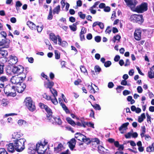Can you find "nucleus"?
Segmentation results:
<instances>
[{"instance_id":"nucleus-1","label":"nucleus","mask_w":154,"mask_h":154,"mask_svg":"<svg viewBox=\"0 0 154 154\" xmlns=\"http://www.w3.org/2000/svg\"><path fill=\"white\" fill-rule=\"evenodd\" d=\"M39 106L42 109H44L47 113V119L49 122L53 123L54 121L57 124L60 125L62 124V121L60 117L58 116H52L51 115L52 113L51 109L47 106L42 103L39 104Z\"/></svg>"},{"instance_id":"nucleus-2","label":"nucleus","mask_w":154,"mask_h":154,"mask_svg":"<svg viewBox=\"0 0 154 154\" xmlns=\"http://www.w3.org/2000/svg\"><path fill=\"white\" fill-rule=\"evenodd\" d=\"M26 140L24 138L16 140L14 141L15 149L18 152L22 151L25 149L24 143Z\"/></svg>"},{"instance_id":"nucleus-3","label":"nucleus","mask_w":154,"mask_h":154,"mask_svg":"<svg viewBox=\"0 0 154 154\" xmlns=\"http://www.w3.org/2000/svg\"><path fill=\"white\" fill-rule=\"evenodd\" d=\"M47 143L39 142L35 145L36 151L38 154H43L47 151Z\"/></svg>"},{"instance_id":"nucleus-4","label":"nucleus","mask_w":154,"mask_h":154,"mask_svg":"<svg viewBox=\"0 0 154 154\" xmlns=\"http://www.w3.org/2000/svg\"><path fill=\"white\" fill-rule=\"evenodd\" d=\"M24 103L25 105L30 111L32 112L35 109V103L30 97H26L24 100Z\"/></svg>"},{"instance_id":"nucleus-5","label":"nucleus","mask_w":154,"mask_h":154,"mask_svg":"<svg viewBox=\"0 0 154 154\" xmlns=\"http://www.w3.org/2000/svg\"><path fill=\"white\" fill-rule=\"evenodd\" d=\"M26 87V85L22 82H20L15 87L13 86L11 87L12 91L17 92L19 93H21L23 91Z\"/></svg>"},{"instance_id":"nucleus-6","label":"nucleus","mask_w":154,"mask_h":154,"mask_svg":"<svg viewBox=\"0 0 154 154\" xmlns=\"http://www.w3.org/2000/svg\"><path fill=\"white\" fill-rule=\"evenodd\" d=\"M130 21L133 22H137L139 23H142L143 22L144 20L142 15L133 14L130 17Z\"/></svg>"},{"instance_id":"nucleus-7","label":"nucleus","mask_w":154,"mask_h":154,"mask_svg":"<svg viewBox=\"0 0 154 154\" xmlns=\"http://www.w3.org/2000/svg\"><path fill=\"white\" fill-rule=\"evenodd\" d=\"M147 10V4L146 3H143L140 5L136 7L134 11L138 13H142Z\"/></svg>"},{"instance_id":"nucleus-8","label":"nucleus","mask_w":154,"mask_h":154,"mask_svg":"<svg viewBox=\"0 0 154 154\" xmlns=\"http://www.w3.org/2000/svg\"><path fill=\"white\" fill-rule=\"evenodd\" d=\"M26 77V75L24 74L23 77H19L18 76H13L11 79V81L12 84H19L21 82L24 80Z\"/></svg>"},{"instance_id":"nucleus-9","label":"nucleus","mask_w":154,"mask_h":154,"mask_svg":"<svg viewBox=\"0 0 154 154\" xmlns=\"http://www.w3.org/2000/svg\"><path fill=\"white\" fill-rule=\"evenodd\" d=\"M24 69V68L21 66H14L11 69V72L14 74H20L23 72Z\"/></svg>"},{"instance_id":"nucleus-10","label":"nucleus","mask_w":154,"mask_h":154,"mask_svg":"<svg viewBox=\"0 0 154 154\" xmlns=\"http://www.w3.org/2000/svg\"><path fill=\"white\" fill-rule=\"evenodd\" d=\"M124 1L131 10L134 11L135 8L134 7L137 4V2L135 0H124Z\"/></svg>"},{"instance_id":"nucleus-11","label":"nucleus","mask_w":154,"mask_h":154,"mask_svg":"<svg viewBox=\"0 0 154 154\" xmlns=\"http://www.w3.org/2000/svg\"><path fill=\"white\" fill-rule=\"evenodd\" d=\"M6 36V33L5 32H2L0 33V45L5 43Z\"/></svg>"},{"instance_id":"nucleus-12","label":"nucleus","mask_w":154,"mask_h":154,"mask_svg":"<svg viewBox=\"0 0 154 154\" xmlns=\"http://www.w3.org/2000/svg\"><path fill=\"white\" fill-rule=\"evenodd\" d=\"M36 148L35 144L31 143L29 144L28 152L29 154H35L37 151Z\"/></svg>"},{"instance_id":"nucleus-13","label":"nucleus","mask_w":154,"mask_h":154,"mask_svg":"<svg viewBox=\"0 0 154 154\" xmlns=\"http://www.w3.org/2000/svg\"><path fill=\"white\" fill-rule=\"evenodd\" d=\"M141 31L140 29H137L135 30L134 36L135 39L137 41H140L141 39Z\"/></svg>"},{"instance_id":"nucleus-14","label":"nucleus","mask_w":154,"mask_h":154,"mask_svg":"<svg viewBox=\"0 0 154 154\" xmlns=\"http://www.w3.org/2000/svg\"><path fill=\"white\" fill-rule=\"evenodd\" d=\"M129 125L128 122H126L123 124L119 128V130L122 134H123L125 132L126 130L128 129L127 126Z\"/></svg>"},{"instance_id":"nucleus-15","label":"nucleus","mask_w":154,"mask_h":154,"mask_svg":"<svg viewBox=\"0 0 154 154\" xmlns=\"http://www.w3.org/2000/svg\"><path fill=\"white\" fill-rule=\"evenodd\" d=\"M99 3L100 2L99 1L96 2H95L93 6L90 8L89 10L92 14H96V11L95 10H94L93 9L96 8H98L97 6L99 5Z\"/></svg>"},{"instance_id":"nucleus-16","label":"nucleus","mask_w":154,"mask_h":154,"mask_svg":"<svg viewBox=\"0 0 154 154\" xmlns=\"http://www.w3.org/2000/svg\"><path fill=\"white\" fill-rule=\"evenodd\" d=\"M64 149L63 145L61 144H58L57 146L54 148V152L55 153H57L61 151Z\"/></svg>"},{"instance_id":"nucleus-17","label":"nucleus","mask_w":154,"mask_h":154,"mask_svg":"<svg viewBox=\"0 0 154 154\" xmlns=\"http://www.w3.org/2000/svg\"><path fill=\"white\" fill-rule=\"evenodd\" d=\"M50 38L56 45L57 44V35L56 36L55 34L53 33H51L49 35Z\"/></svg>"},{"instance_id":"nucleus-18","label":"nucleus","mask_w":154,"mask_h":154,"mask_svg":"<svg viewBox=\"0 0 154 154\" xmlns=\"http://www.w3.org/2000/svg\"><path fill=\"white\" fill-rule=\"evenodd\" d=\"M57 39L58 42V44L60 45H61L63 47H65L67 45V42L65 41L62 42V40L60 37L59 35H57Z\"/></svg>"},{"instance_id":"nucleus-19","label":"nucleus","mask_w":154,"mask_h":154,"mask_svg":"<svg viewBox=\"0 0 154 154\" xmlns=\"http://www.w3.org/2000/svg\"><path fill=\"white\" fill-rule=\"evenodd\" d=\"M6 147L8 151L9 152H13L14 151L15 146L12 143H10L8 145H7Z\"/></svg>"},{"instance_id":"nucleus-20","label":"nucleus","mask_w":154,"mask_h":154,"mask_svg":"<svg viewBox=\"0 0 154 154\" xmlns=\"http://www.w3.org/2000/svg\"><path fill=\"white\" fill-rule=\"evenodd\" d=\"M69 146L70 149L72 150L75 146V139H72L68 142Z\"/></svg>"},{"instance_id":"nucleus-21","label":"nucleus","mask_w":154,"mask_h":154,"mask_svg":"<svg viewBox=\"0 0 154 154\" xmlns=\"http://www.w3.org/2000/svg\"><path fill=\"white\" fill-rule=\"evenodd\" d=\"M23 135L22 133L20 132H14L12 134V138L17 139Z\"/></svg>"},{"instance_id":"nucleus-22","label":"nucleus","mask_w":154,"mask_h":154,"mask_svg":"<svg viewBox=\"0 0 154 154\" xmlns=\"http://www.w3.org/2000/svg\"><path fill=\"white\" fill-rule=\"evenodd\" d=\"M10 59V61L12 64H16L18 62V58L15 56L11 55Z\"/></svg>"},{"instance_id":"nucleus-23","label":"nucleus","mask_w":154,"mask_h":154,"mask_svg":"<svg viewBox=\"0 0 154 154\" xmlns=\"http://www.w3.org/2000/svg\"><path fill=\"white\" fill-rule=\"evenodd\" d=\"M27 25L29 26V28L32 30H35L36 26L32 22L29 21L27 23Z\"/></svg>"},{"instance_id":"nucleus-24","label":"nucleus","mask_w":154,"mask_h":154,"mask_svg":"<svg viewBox=\"0 0 154 154\" xmlns=\"http://www.w3.org/2000/svg\"><path fill=\"white\" fill-rule=\"evenodd\" d=\"M75 137L79 140L82 141L84 138H85V136L80 133H77L75 134Z\"/></svg>"},{"instance_id":"nucleus-25","label":"nucleus","mask_w":154,"mask_h":154,"mask_svg":"<svg viewBox=\"0 0 154 154\" xmlns=\"http://www.w3.org/2000/svg\"><path fill=\"white\" fill-rule=\"evenodd\" d=\"M1 54L3 57H6L8 55V52L4 50L2 48H0V55Z\"/></svg>"},{"instance_id":"nucleus-26","label":"nucleus","mask_w":154,"mask_h":154,"mask_svg":"<svg viewBox=\"0 0 154 154\" xmlns=\"http://www.w3.org/2000/svg\"><path fill=\"white\" fill-rule=\"evenodd\" d=\"M48 83H45V86L47 88H48L50 89H52L51 88L54 85V83L52 82L49 81V80L48 79Z\"/></svg>"},{"instance_id":"nucleus-27","label":"nucleus","mask_w":154,"mask_h":154,"mask_svg":"<svg viewBox=\"0 0 154 154\" xmlns=\"http://www.w3.org/2000/svg\"><path fill=\"white\" fill-rule=\"evenodd\" d=\"M17 123L20 126H25L27 124L26 122L23 119L19 120L18 121Z\"/></svg>"},{"instance_id":"nucleus-28","label":"nucleus","mask_w":154,"mask_h":154,"mask_svg":"<svg viewBox=\"0 0 154 154\" xmlns=\"http://www.w3.org/2000/svg\"><path fill=\"white\" fill-rule=\"evenodd\" d=\"M66 119L67 122L72 126H74L76 125V123L71 118L67 117Z\"/></svg>"},{"instance_id":"nucleus-29","label":"nucleus","mask_w":154,"mask_h":154,"mask_svg":"<svg viewBox=\"0 0 154 154\" xmlns=\"http://www.w3.org/2000/svg\"><path fill=\"white\" fill-rule=\"evenodd\" d=\"M80 68L82 72L85 75H88V72L87 71L84 66H80Z\"/></svg>"},{"instance_id":"nucleus-30","label":"nucleus","mask_w":154,"mask_h":154,"mask_svg":"<svg viewBox=\"0 0 154 154\" xmlns=\"http://www.w3.org/2000/svg\"><path fill=\"white\" fill-rule=\"evenodd\" d=\"M60 11V5H58L56 7L53 11V13L54 14H58Z\"/></svg>"},{"instance_id":"nucleus-31","label":"nucleus","mask_w":154,"mask_h":154,"mask_svg":"<svg viewBox=\"0 0 154 154\" xmlns=\"http://www.w3.org/2000/svg\"><path fill=\"white\" fill-rule=\"evenodd\" d=\"M146 117L144 113L141 114L140 116L138 117V121L139 122L141 123L142 122L144 119H145Z\"/></svg>"},{"instance_id":"nucleus-32","label":"nucleus","mask_w":154,"mask_h":154,"mask_svg":"<svg viewBox=\"0 0 154 154\" xmlns=\"http://www.w3.org/2000/svg\"><path fill=\"white\" fill-rule=\"evenodd\" d=\"M148 76L150 79L154 78V72L152 68L150 69V71L148 72Z\"/></svg>"},{"instance_id":"nucleus-33","label":"nucleus","mask_w":154,"mask_h":154,"mask_svg":"<svg viewBox=\"0 0 154 154\" xmlns=\"http://www.w3.org/2000/svg\"><path fill=\"white\" fill-rule=\"evenodd\" d=\"M105 149L101 146H98V151L100 153H104L105 152Z\"/></svg>"},{"instance_id":"nucleus-34","label":"nucleus","mask_w":154,"mask_h":154,"mask_svg":"<svg viewBox=\"0 0 154 154\" xmlns=\"http://www.w3.org/2000/svg\"><path fill=\"white\" fill-rule=\"evenodd\" d=\"M92 84H91V85H88V89L90 90L91 93H95L97 91H95V89L93 88L92 86Z\"/></svg>"},{"instance_id":"nucleus-35","label":"nucleus","mask_w":154,"mask_h":154,"mask_svg":"<svg viewBox=\"0 0 154 154\" xmlns=\"http://www.w3.org/2000/svg\"><path fill=\"white\" fill-rule=\"evenodd\" d=\"M141 133H140V136L142 138L144 137L145 134L146 133V128L144 126H142L141 127Z\"/></svg>"},{"instance_id":"nucleus-36","label":"nucleus","mask_w":154,"mask_h":154,"mask_svg":"<svg viewBox=\"0 0 154 154\" xmlns=\"http://www.w3.org/2000/svg\"><path fill=\"white\" fill-rule=\"evenodd\" d=\"M54 54L55 56V58L56 59H59L60 57V53L57 50H55Z\"/></svg>"},{"instance_id":"nucleus-37","label":"nucleus","mask_w":154,"mask_h":154,"mask_svg":"<svg viewBox=\"0 0 154 154\" xmlns=\"http://www.w3.org/2000/svg\"><path fill=\"white\" fill-rule=\"evenodd\" d=\"M61 105L62 106V107L63 109V110H65V112L67 113H69V112L68 109V108L66 106L65 104H63L62 103H61Z\"/></svg>"},{"instance_id":"nucleus-38","label":"nucleus","mask_w":154,"mask_h":154,"mask_svg":"<svg viewBox=\"0 0 154 154\" xmlns=\"http://www.w3.org/2000/svg\"><path fill=\"white\" fill-rule=\"evenodd\" d=\"M9 103V102L7 100L3 99L2 100V104L3 106H6Z\"/></svg>"},{"instance_id":"nucleus-39","label":"nucleus","mask_w":154,"mask_h":154,"mask_svg":"<svg viewBox=\"0 0 154 154\" xmlns=\"http://www.w3.org/2000/svg\"><path fill=\"white\" fill-rule=\"evenodd\" d=\"M50 91L54 96V97H55L57 96V92L56 90L54 89L53 88H52L51 89Z\"/></svg>"},{"instance_id":"nucleus-40","label":"nucleus","mask_w":154,"mask_h":154,"mask_svg":"<svg viewBox=\"0 0 154 154\" xmlns=\"http://www.w3.org/2000/svg\"><path fill=\"white\" fill-rule=\"evenodd\" d=\"M43 25L39 26H36L35 27V30L37 29V32H42V30L43 29Z\"/></svg>"},{"instance_id":"nucleus-41","label":"nucleus","mask_w":154,"mask_h":154,"mask_svg":"<svg viewBox=\"0 0 154 154\" xmlns=\"http://www.w3.org/2000/svg\"><path fill=\"white\" fill-rule=\"evenodd\" d=\"M86 126H87L88 127H91L93 128H94V124L90 122H86V124H85V128L86 127Z\"/></svg>"},{"instance_id":"nucleus-42","label":"nucleus","mask_w":154,"mask_h":154,"mask_svg":"<svg viewBox=\"0 0 154 154\" xmlns=\"http://www.w3.org/2000/svg\"><path fill=\"white\" fill-rule=\"evenodd\" d=\"M70 29L73 31H75L76 30V26L74 24L72 25H70L69 26Z\"/></svg>"},{"instance_id":"nucleus-43","label":"nucleus","mask_w":154,"mask_h":154,"mask_svg":"<svg viewBox=\"0 0 154 154\" xmlns=\"http://www.w3.org/2000/svg\"><path fill=\"white\" fill-rule=\"evenodd\" d=\"M92 106L96 110H100L101 108L100 106L98 104H95L94 105H92Z\"/></svg>"},{"instance_id":"nucleus-44","label":"nucleus","mask_w":154,"mask_h":154,"mask_svg":"<svg viewBox=\"0 0 154 154\" xmlns=\"http://www.w3.org/2000/svg\"><path fill=\"white\" fill-rule=\"evenodd\" d=\"M111 62L110 61H108L104 63V66L106 67H107L110 66L111 65Z\"/></svg>"},{"instance_id":"nucleus-45","label":"nucleus","mask_w":154,"mask_h":154,"mask_svg":"<svg viewBox=\"0 0 154 154\" xmlns=\"http://www.w3.org/2000/svg\"><path fill=\"white\" fill-rule=\"evenodd\" d=\"M94 70L96 72L99 73L101 70V68L98 66H96L94 67Z\"/></svg>"},{"instance_id":"nucleus-46","label":"nucleus","mask_w":154,"mask_h":154,"mask_svg":"<svg viewBox=\"0 0 154 154\" xmlns=\"http://www.w3.org/2000/svg\"><path fill=\"white\" fill-rule=\"evenodd\" d=\"M54 99L51 98L50 100L53 104H54V105H57L58 104V101L56 98V97H54Z\"/></svg>"},{"instance_id":"nucleus-47","label":"nucleus","mask_w":154,"mask_h":154,"mask_svg":"<svg viewBox=\"0 0 154 154\" xmlns=\"http://www.w3.org/2000/svg\"><path fill=\"white\" fill-rule=\"evenodd\" d=\"M0 154H8L7 152L4 148L0 149Z\"/></svg>"},{"instance_id":"nucleus-48","label":"nucleus","mask_w":154,"mask_h":154,"mask_svg":"<svg viewBox=\"0 0 154 154\" xmlns=\"http://www.w3.org/2000/svg\"><path fill=\"white\" fill-rule=\"evenodd\" d=\"M121 38V36L119 35H117L116 36H115L113 37V42H115L116 40L119 41V40Z\"/></svg>"},{"instance_id":"nucleus-49","label":"nucleus","mask_w":154,"mask_h":154,"mask_svg":"<svg viewBox=\"0 0 154 154\" xmlns=\"http://www.w3.org/2000/svg\"><path fill=\"white\" fill-rule=\"evenodd\" d=\"M78 15L82 19H84L85 17V15L83 14L81 12H79L78 13Z\"/></svg>"},{"instance_id":"nucleus-50","label":"nucleus","mask_w":154,"mask_h":154,"mask_svg":"<svg viewBox=\"0 0 154 154\" xmlns=\"http://www.w3.org/2000/svg\"><path fill=\"white\" fill-rule=\"evenodd\" d=\"M0 80L2 82H6L7 79L5 76H2L0 77Z\"/></svg>"},{"instance_id":"nucleus-51","label":"nucleus","mask_w":154,"mask_h":154,"mask_svg":"<svg viewBox=\"0 0 154 154\" xmlns=\"http://www.w3.org/2000/svg\"><path fill=\"white\" fill-rule=\"evenodd\" d=\"M84 138V139L82 140V141H83L87 144H88L90 142V140L89 139L87 138L86 136L85 138Z\"/></svg>"},{"instance_id":"nucleus-52","label":"nucleus","mask_w":154,"mask_h":154,"mask_svg":"<svg viewBox=\"0 0 154 154\" xmlns=\"http://www.w3.org/2000/svg\"><path fill=\"white\" fill-rule=\"evenodd\" d=\"M22 4L20 1H17L16 3V7H20L22 5Z\"/></svg>"},{"instance_id":"nucleus-53","label":"nucleus","mask_w":154,"mask_h":154,"mask_svg":"<svg viewBox=\"0 0 154 154\" xmlns=\"http://www.w3.org/2000/svg\"><path fill=\"white\" fill-rule=\"evenodd\" d=\"M114 86V85L112 82H110L108 83V87L109 88H112Z\"/></svg>"},{"instance_id":"nucleus-54","label":"nucleus","mask_w":154,"mask_h":154,"mask_svg":"<svg viewBox=\"0 0 154 154\" xmlns=\"http://www.w3.org/2000/svg\"><path fill=\"white\" fill-rule=\"evenodd\" d=\"M111 32V29H110L109 26H108L105 31L106 33L109 34Z\"/></svg>"},{"instance_id":"nucleus-55","label":"nucleus","mask_w":154,"mask_h":154,"mask_svg":"<svg viewBox=\"0 0 154 154\" xmlns=\"http://www.w3.org/2000/svg\"><path fill=\"white\" fill-rule=\"evenodd\" d=\"M53 18V15L52 14V13L49 12L48 15V16L47 19L48 20H51Z\"/></svg>"},{"instance_id":"nucleus-56","label":"nucleus","mask_w":154,"mask_h":154,"mask_svg":"<svg viewBox=\"0 0 154 154\" xmlns=\"http://www.w3.org/2000/svg\"><path fill=\"white\" fill-rule=\"evenodd\" d=\"M154 151V148H152L151 146L146 148V151L148 152H151Z\"/></svg>"},{"instance_id":"nucleus-57","label":"nucleus","mask_w":154,"mask_h":154,"mask_svg":"<svg viewBox=\"0 0 154 154\" xmlns=\"http://www.w3.org/2000/svg\"><path fill=\"white\" fill-rule=\"evenodd\" d=\"M95 40L96 42H99L100 41L101 38L100 36H96L95 37Z\"/></svg>"},{"instance_id":"nucleus-58","label":"nucleus","mask_w":154,"mask_h":154,"mask_svg":"<svg viewBox=\"0 0 154 154\" xmlns=\"http://www.w3.org/2000/svg\"><path fill=\"white\" fill-rule=\"evenodd\" d=\"M92 141L93 142L96 143L97 144H99V142H100V141L99 140V139L97 138H95L92 139Z\"/></svg>"},{"instance_id":"nucleus-59","label":"nucleus","mask_w":154,"mask_h":154,"mask_svg":"<svg viewBox=\"0 0 154 154\" xmlns=\"http://www.w3.org/2000/svg\"><path fill=\"white\" fill-rule=\"evenodd\" d=\"M131 136H132V133L131 132H129L125 135V137L126 138H130Z\"/></svg>"},{"instance_id":"nucleus-60","label":"nucleus","mask_w":154,"mask_h":154,"mask_svg":"<svg viewBox=\"0 0 154 154\" xmlns=\"http://www.w3.org/2000/svg\"><path fill=\"white\" fill-rule=\"evenodd\" d=\"M79 120L81 121V123L83 125L84 128H85V124L86 122H85L84 120V119L82 118L80 119Z\"/></svg>"},{"instance_id":"nucleus-61","label":"nucleus","mask_w":154,"mask_h":154,"mask_svg":"<svg viewBox=\"0 0 154 154\" xmlns=\"http://www.w3.org/2000/svg\"><path fill=\"white\" fill-rule=\"evenodd\" d=\"M138 92L139 93H141L143 91V89L140 86H139L137 88Z\"/></svg>"},{"instance_id":"nucleus-62","label":"nucleus","mask_w":154,"mask_h":154,"mask_svg":"<svg viewBox=\"0 0 154 154\" xmlns=\"http://www.w3.org/2000/svg\"><path fill=\"white\" fill-rule=\"evenodd\" d=\"M43 97L44 98H45V99H47L48 100H50L51 98L50 96H48L46 94H45L43 95Z\"/></svg>"},{"instance_id":"nucleus-63","label":"nucleus","mask_w":154,"mask_h":154,"mask_svg":"<svg viewBox=\"0 0 154 154\" xmlns=\"http://www.w3.org/2000/svg\"><path fill=\"white\" fill-rule=\"evenodd\" d=\"M120 58V57L119 55H116L114 58V60L116 62L118 61Z\"/></svg>"},{"instance_id":"nucleus-64","label":"nucleus","mask_w":154,"mask_h":154,"mask_svg":"<svg viewBox=\"0 0 154 154\" xmlns=\"http://www.w3.org/2000/svg\"><path fill=\"white\" fill-rule=\"evenodd\" d=\"M110 8L109 7L107 6L104 8V11L105 12H108L110 11Z\"/></svg>"}]
</instances>
